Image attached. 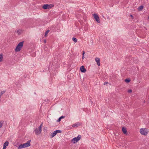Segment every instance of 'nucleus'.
I'll return each mask as SVG.
<instances>
[{
    "label": "nucleus",
    "mask_w": 149,
    "mask_h": 149,
    "mask_svg": "<svg viewBox=\"0 0 149 149\" xmlns=\"http://www.w3.org/2000/svg\"><path fill=\"white\" fill-rule=\"evenodd\" d=\"M31 140H29L26 143L20 145L18 147V149H21L22 148L28 147L31 146L30 142Z\"/></svg>",
    "instance_id": "obj_1"
},
{
    "label": "nucleus",
    "mask_w": 149,
    "mask_h": 149,
    "mask_svg": "<svg viewBox=\"0 0 149 149\" xmlns=\"http://www.w3.org/2000/svg\"><path fill=\"white\" fill-rule=\"evenodd\" d=\"M24 41L20 42L16 47L15 49V51L16 52H18L20 51L21 48L23 46Z\"/></svg>",
    "instance_id": "obj_2"
},
{
    "label": "nucleus",
    "mask_w": 149,
    "mask_h": 149,
    "mask_svg": "<svg viewBox=\"0 0 149 149\" xmlns=\"http://www.w3.org/2000/svg\"><path fill=\"white\" fill-rule=\"evenodd\" d=\"M81 136L78 135L77 137L74 138L71 140V142L73 143H77L81 138Z\"/></svg>",
    "instance_id": "obj_3"
},
{
    "label": "nucleus",
    "mask_w": 149,
    "mask_h": 149,
    "mask_svg": "<svg viewBox=\"0 0 149 149\" xmlns=\"http://www.w3.org/2000/svg\"><path fill=\"white\" fill-rule=\"evenodd\" d=\"M141 134L144 135H146L148 134V132L147 129L146 128H141L140 131Z\"/></svg>",
    "instance_id": "obj_4"
},
{
    "label": "nucleus",
    "mask_w": 149,
    "mask_h": 149,
    "mask_svg": "<svg viewBox=\"0 0 149 149\" xmlns=\"http://www.w3.org/2000/svg\"><path fill=\"white\" fill-rule=\"evenodd\" d=\"M42 130L40 129L39 128H36L34 130V132L35 134L36 135H38L40 134Z\"/></svg>",
    "instance_id": "obj_5"
},
{
    "label": "nucleus",
    "mask_w": 149,
    "mask_h": 149,
    "mask_svg": "<svg viewBox=\"0 0 149 149\" xmlns=\"http://www.w3.org/2000/svg\"><path fill=\"white\" fill-rule=\"evenodd\" d=\"M93 16L97 22L98 23H100L99 17L97 14L96 13H94L93 15Z\"/></svg>",
    "instance_id": "obj_6"
},
{
    "label": "nucleus",
    "mask_w": 149,
    "mask_h": 149,
    "mask_svg": "<svg viewBox=\"0 0 149 149\" xmlns=\"http://www.w3.org/2000/svg\"><path fill=\"white\" fill-rule=\"evenodd\" d=\"M80 69L81 72L83 73L85 72L86 71V69H85L84 65L81 66L80 68Z\"/></svg>",
    "instance_id": "obj_7"
},
{
    "label": "nucleus",
    "mask_w": 149,
    "mask_h": 149,
    "mask_svg": "<svg viewBox=\"0 0 149 149\" xmlns=\"http://www.w3.org/2000/svg\"><path fill=\"white\" fill-rule=\"evenodd\" d=\"M50 5H49L48 4H44L42 6V8L44 9H47L50 8V7H49Z\"/></svg>",
    "instance_id": "obj_8"
},
{
    "label": "nucleus",
    "mask_w": 149,
    "mask_h": 149,
    "mask_svg": "<svg viewBox=\"0 0 149 149\" xmlns=\"http://www.w3.org/2000/svg\"><path fill=\"white\" fill-rule=\"evenodd\" d=\"M95 61L97 63V64L98 66L100 65V60L99 58L96 57L95 58Z\"/></svg>",
    "instance_id": "obj_9"
},
{
    "label": "nucleus",
    "mask_w": 149,
    "mask_h": 149,
    "mask_svg": "<svg viewBox=\"0 0 149 149\" xmlns=\"http://www.w3.org/2000/svg\"><path fill=\"white\" fill-rule=\"evenodd\" d=\"M56 134H57V133L55 131H54L52 133H51V134L50 135V138H52L53 137L55 136Z\"/></svg>",
    "instance_id": "obj_10"
},
{
    "label": "nucleus",
    "mask_w": 149,
    "mask_h": 149,
    "mask_svg": "<svg viewBox=\"0 0 149 149\" xmlns=\"http://www.w3.org/2000/svg\"><path fill=\"white\" fill-rule=\"evenodd\" d=\"M80 125V124L79 123H77L75 124H73L72 126V127H77Z\"/></svg>",
    "instance_id": "obj_11"
},
{
    "label": "nucleus",
    "mask_w": 149,
    "mask_h": 149,
    "mask_svg": "<svg viewBox=\"0 0 149 149\" xmlns=\"http://www.w3.org/2000/svg\"><path fill=\"white\" fill-rule=\"evenodd\" d=\"M122 131L124 134H127V131L126 129L124 127H123L122 128Z\"/></svg>",
    "instance_id": "obj_12"
},
{
    "label": "nucleus",
    "mask_w": 149,
    "mask_h": 149,
    "mask_svg": "<svg viewBox=\"0 0 149 149\" xmlns=\"http://www.w3.org/2000/svg\"><path fill=\"white\" fill-rule=\"evenodd\" d=\"M65 116H61L57 120V122H59L61 121V119L62 118H65Z\"/></svg>",
    "instance_id": "obj_13"
},
{
    "label": "nucleus",
    "mask_w": 149,
    "mask_h": 149,
    "mask_svg": "<svg viewBox=\"0 0 149 149\" xmlns=\"http://www.w3.org/2000/svg\"><path fill=\"white\" fill-rule=\"evenodd\" d=\"M143 8V6L141 5L139 6L137 8L138 10V11H140Z\"/></svg>",
    "instance_id": "obj_14"
},
{
    "label": "nucleus",
    "mask_w": 149,
    "mask_h": 149,
    "mask_svg": "<svg viewBox=\"0 0 149 149\" xmlns=\"http://www.w3.org/2000/svg\"><path fill=\"white\" fill-rule=\"evenodd\" d=\"M9 144V142L8 141H6L3 144L4 146H5L6 147L8 146Z\"/></svg>",
    "instance_id": "obj_15"
},
{
    "label": "nucleus",
    "mask_w": 149,
    "mask_h": 149,
    "mask_svg": "<svg viewBox=\"0 0 149 149\" xmlns=\"http://www.w3.org/2000/svg\"><path fill=\"white\" fill-rule=\"evenodd\" d=\"M3 58V54H0V62L2 61Z\"/></svg>",
    "instance_id": "obj_16"
},
{
    "label": "nucleus",
    "mask_w": 149,
    "mask_h": 149,
    "mask_svg": "<svg viewBox=\"0 0 149 149\" xmlns=\"http://www.w3.org/2000/svg\"><path fill=\"white\" fill-rule=\"evenodd\" d=\"M130 80H131L130 79L127 78V79H125V81L127 83H128L130 81Z\"/></svg>",
    "instance_id": "obj_17"
},
{
    "label": "nucleus",
    "mask_w": 149,
    "mask_h": 149,
    "mask_svg": "<svg viewBox=\"0 0 149 149\" xmlns=\"http://www.w3.org/2000/svg\"><path fill=\"white\" fill-rule=\"evenodd\" d=\"M5 92H6V90H4V91H2L1 92V93H0V98L1 97V96L3 94H4L5 93Z\"/></svg>",
    "instance_id": "obj_18"
},
{
    "label": "nucleus",
    "mask_w": 149,
    "mask_h": 149,
    "mask_svg": "<svg viewBox=\"0 0 149 149\" xmlns=\"http://www.w3.org/2000/svg\"><path fill=\"white\" fill-rule=\"evenodd\" d=\"M73 41L75 42H76L77 41V40L75 38L73 37L72 38Z\"/></svg>",
    "instance_id": "obj_19"
},
{
    "label": "nucleus",
    "mask_w": 149,
    "mask_h": 149,
    "mask_svg": "<svg viewBox=\"0 0 149 149\" xmlns=\"http://www.w3.org/2000/svg\"><path fill=\"white\" fill-rule=\"evenodd\" d=\"M55 131H56V133L57 134L58 133L61 132V130H55Z\"/></svg>",
    "instance_id": "obj_20"
},
{
    "label": "nucleus",
    "mask_w": 149,
    "mask_h": 149,
    "mask_svg": "<svg viewBox=\"0 0 149 149\" xmlns=\"http://www.w3.org/2000/svg\"><path fill=\"white\" fill-rule=\"evenodd\" d=\"M49 30H48L45 33V36H46L47 35V33L49 32Z\"/></svg>",
    "instance_id": "obj_21"
},
{
    "label": "nucleus",
    "mask_w": 149,
    "mask_h": 149,
    "mask_svg": "<svg viewBox=\"0 0 149 149\" xmlns=\"http://www.w3.org/2000/svg\"><path fill=\"white\" fill-rule=\"evenodd\" d=\"M42 123L40 125V126L38 127V128L40 129H41V130L42 129Z\"/></svg>",
    "instance_id": "obj_22"
},
{
    "label": "nucleus",
    "mask_w": 149,
    "mask_h": 149,
    "mask_svg": "<svg viewBox=\"0 0 149 149\" xmlns=\"http://www.w3.org/2000/svg\"><path fill=\"white\" fill-rule=\"evenodd\" d=\"M132 91V90L131 89L127 91L129 93H131Z\"/></svg>",
    "instance_id": "obj_23"
},
{
    "label": "nucleus",
    "mask_w": 149,
    "mask_h": 149,
    "mask_svg": "<svg viewBox=\"0 0 149 149\" xmlns=\"http://www.w3.org/2000/svg\"><path fill=\"white\" fill-rule=\"evenodd\" d=\"M2 126V123L0 122V128Z\"/></svg>",
    "instance_id": "obj_24"
},
{
    "label": "nucleus",
    "mask_w": 149,
    "mask_h": 149,
    "mask_svg": "<svg viewBox=\"0 0 149 149\" xmlns=\"http://www.w3.org/2000/svg\"><path fill=\"white\" fill-rule=\"evenodd\" d=\"M50 5V6H49V7H50V8H51L52 7L54 6L53 5L50 4V5Z\"/></svg>",
    "instance_id": "obj_25"
},
{
    "label": "nucleus",
    "mask_w": 149,
    "mask_h": 149,
    "mask_svg": "<svg viewBox=\"0 0 149 149\" xmlns=\"http://www.w3.org/2000/svg\"><path fill=\"white\" fill-rule=\"evenodd\" d=\"M85 52L84 51H83L82 52V56H84V54H85Z\"/></svg>",
    "instance_id": "obj_26"
},
{
    "label": "nucleus",
    "mask_w": 149,
    "mask_h": 149,
    "mask_svg": "<svg viewBox=\"0 0 149 149\" xmlns=\"http://www.w3.org/2000/svg\"><path fill=\"white\" fill-rule=\"evenodd\" d=\"M6 146H3V149H6Z\"/></svg>",
    "instance_id": "obj_27"
},
{
    "label": "nucleus",
    "mask_w": 149,
    "mask_h": 149,
    "mask_svg": "<svg viewBox=\"0 0 149 149\" xmlns=\"http://www.w3.org/2000/svg\"><path fill=\"white\" fill-rule=\"evenodd\" d=\"M108 83V82H104V85H105L106 84H107Z\"/></svg>",
    "instance_id": "obj_28"
},
{
    "label": "nucleus",
    "mask_w": 149,
    "mask_h": 149,
    "mask_svg": "<svg viewBox=\"0 0 149 149\" xmlns=\"http://www.w3.org/2000/svg\"><path fill=\"white\" fill-rule=\"evenodd\" d=\"M130 16L131 17H132V18H133V15H130Z\"/></svg>",
    "instance_id": "obj_29"
},
{
    "label": "nucleus",
    "mask_w": 149,
    "mask_h": 149,
    "mask_svg": "<svg viewBox=\"0 0 149 149\" xmlns=\"http://www.w3.org/2000/svg\"><path fill=\"white\" fill-rule=\"evenodd\" d=\"M44 43H46V40H44Z\"/></svg>",
    "instance_id": "obj_30"
},
{
    "label": "nucleus",
    "mask_w": 149,
    "mask_h": 149,
    "mask_svg": "<svg viewBox=\"0 0 149 149\" xmlns=\"http://www.w3.org/2000/svg\"><path fill=\"white\" fill-rule=\"evenodd\" d=\"M82 59H84V56H82Z\"/></svg>",
    "instance_id": "obj_31"
},
{
    "label": "nucleus",
    "mask_w": 149,
    "mask_h": 149,
    "mask_svg": "<svg viewBox=\"0 0 149 149\" xmlns=\"http://www.w3.org/2000/svg\"><path fill=\"white\" fill-rule=\"evenodd\" d=\"M17 32L19 33V30H18L17 31Z\"/></svg>",
    "instance_id": "obj_32"
},
{
    "label": "nucleus",
    "mask_w": 149,
    "mask_h": 149,
    "mask_svg": "<svg viewBox=\"0 0 149 149\" xmlns=\"http://www.w3.org/2000/svg\"><path fill=\"white\" fill-rule=\"evenodd\" d=\"M148 19H149V16H148Z\"/></svg>",
    "instance_id": "obj_33"
}]
</instances>
